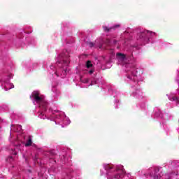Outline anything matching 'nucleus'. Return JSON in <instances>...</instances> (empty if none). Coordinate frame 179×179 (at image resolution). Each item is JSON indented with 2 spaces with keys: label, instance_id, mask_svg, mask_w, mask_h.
Listing matches in <instances>:
<instances>
[{
  "label": "nucleus",
  "instance_id": "nucleus-1",
  "mask_svg": "<svg viewBox=\"0 0 179 179\" xmlns=\"http://www.w3.org/2000/svg\"><path fill=\"white\" fill-rule=\"evenodd\" d=\"M30 97H32L34 101H36L37 104H39L40 108H43V111H47V102L44 101V99L41 96V94H40V92L34 91Z\"/></svg>",
  "mask_w": 179,
  "mask_h": 179
},
{
  "label": "nucleus",
  "instance_id": "nucleus-2",
  "mask_svg": "<svg viewBox=\"0 0 179 179\" xmlns=\"http://www.w3.org/2000/svg\"><path fill=\"white\" fill-rule=\"evenodd\" d=\"M152 34H155V32L145 30L137 34V40H140V41H142L143 43H149V38Z\"/></svg>",
  "mask_w": 179,
  "mask_h": 179
},
{
  "label": "nucleus",
  "instance_id": "nucleus-3",
  "mask_svg": "<svg viewBox=\"0 0 179 179\" xmlns=\"http://www.w3.org/2000/svg\"><path fill=\"white\" fill-rule=\"evenodd\" d=\"M116 171H120V173H117V174L115 175V176H114L115 179H120V178H124V174H125V169H117Z\"/></svg>",
  "mask_w": 179,
  "mask_h": 179
},
{
  "label": "nucleus",
  "instance_id": "nucleus-4",
  "mask_svg": "<svg viewBox=\"0 0 179 179\" xmlns=\"http://www.w3.org/2000/svg\"><path fill=\"white\" fill-rule=\"evenodd\" d=\"M118 27H120V24H116L113 27H111L110 28H108L106 26H103V29L104 30V31H106V33H108L110 31H113V30H115V29H118Z\"/></svg>",
  "mask_w": 179,
  "mask_h": 179
},
{
  "label": "nucleus",
  "instance_id": "nucleus-5",
  "mask_svg": "<svg viewBox=\"0 0 179 179\" xmlns=\"http://www.w3.org/2000/svg\"><path fill=\"white\" fill-rule=\"evenodd\" d=\"M32 143H33V141H31V137L29 136V137L28 138V140L27 141V143H26V144H25V146H26L27 148H28L29 146H31Z\"/></svg>",
  "mask_w": 179,
  "mask_h": 179
},
{
  "label": "nucleus",
  "instance_id": "nucleus-6",
  "mask_svg": "<svg viewBox=\"0 0 179 179\" xmlns=\"http://www.w3.org/2000/svg\"><path fill=\"white\" fill-rule=\"evenodd\" d=\"M86 66L87 69L92 68V66H93V64H92V62H90V60L87 61Z\"/></svg>",
  "mask_w": 179,
  "mask_h": 179
},
{
  "label": "nucleus",
  "instance_id": "nucleus-7",
  "mask_svg": "<svg viewBox=\"0 0 179 179\" xmlns=\"http://www.w3.org/2000/svg\"><path fill=\"white\" fill-rule=\"evenodd\" d=\"M171 101H176V103L178 104V98L177 96H173L170 99Z\"/></svg>",
  "mask_w": 179,
  "mask_h": 179
},
{
  "label": "nucleus",
  "instance_id": "nucleus-8",
  "mask_svg": "<svg viewBox=\"0 0 179 179\" xmlns=\"http://www.w3.org/2000/svg\"><path fill=\"white\" fill-rule=\"evenodd\" d=\"M117 57H121L122 59H125V55L118 52L117 53Z\"/></svg>",
  "mask_w": 179,
  "mask_h": 179
},
{
  "label": "nucleus",
  "instance_id": "nucleus-9",
  "mask_svg": "<svg viewBox=\"0 0 179 179\" xmlns=\"http://www.w3.org/2000/svg\"><path fill=\"white\" fill-rule=\"evenodd\" d=\"M87 45L92 48V47H94V43L93 42H87Z\"/></svg>",
  "mask_w": 179,
  "mask_h": 179
},
{
  "label": "nucleus",
  "instance_id": "nucleus-10",
  "mask_svg": "<svg viewBox=\"0 0 179 179\" xmlns=\"http://www.w3.org/2000/svg\"><path fill=\"white\" fill-rule=\"evenodd\" d=\"M154 171H155V174H157V173H159V171H160V168H159V167H155V168L154 169Z\"/></svg>",
  "mask_w": 179,
  "mask_h": 179
},
{
  "label": "nucleus",
  "instance_id": "nucleus-11",
  "mask_svg": "<svg viewBox=\"0 0 179 179\" xmlns=\"http://www.w3.org/2000/svg\"><path fill=\"white\" fill-rule=\"evenodd\" d=\"M39 117L41 118L42 120H44V113H40Z\"/></svg>",
  "mask_w": 179,
  "mask_h": 179
},
{
  "label": "nucleus",
  "instance_id": "nucleus-12",
  "mask_svg": "<svg viewBox=\"0 0 179 179\" xmlns=\"http://www.w3.org/2000/svg\"><path fill=\"white\" fill-rule=\"evenodd\" d=\"M50 155H51V156H55V150H50Z\"/></svg>",
  "mask_w": 179,
  "mask_h": 179
},
{
  "label": "nucleus",
  "instance_id": "nucleus-13",
  "mask_svg": "<svg viewBox=\"0 0 179 179\" xmlns=\"http://www.w3.org/2000/svg\"><path fill=\"white\" fill-rule=\"evenodd\" d=\"M106 169V170H111V169H113V166H110V165H107Z\"/></svg>",
  "mask_w": 179,
  "mask_h": 179
},
{
  "label": "nucleus",
  "instance_id": "nucleus-14",
  "mask_svg": "<svg viewBox=\"0 0 179 179\" xmlns=\"http://www.w3.org/2000/svg\"><path fill=\"white\" fill-rule=\"evenodd\" d=\"M162 177V176H157V175H156V174H155V176H154V179H159V178H160Z\"/></svg>",
  "mask_w": 179,
  "mask_h": 179
},
{
  "label": "nucleus",
  "instance_id": "nucleus-15",
  "mask_svg": "<svg viewBox=\"0 0 179 179\" xmlns=\"http://www.w3.org/2000/svg\"><path fill=\"white\" fill-rule=\"evenodd\" d=\"M94 72V70L92 69V70H90L89 73L90 75H92Z\"/></svg>",
  "mask_w": 179,
  "mask_h": 179
},
{
  "label": "nucleus",
  "instance_id": "nucleus-16",
  "mask_svg": "<svg viewBox=\"0 0 179 179\" xmlns=\"http://www.w3.org/2000/svg\"><path fill=\"white\" fill-rule=\"evenodd\" d=\"M131 75L133 76H136V73H131Z\"/></svg>",
  "mask_w": 179,
  "mask_h": 179
},
{
  "label": "nucleus",
  "instance_id": "nucleus-17",
  "mask_svg": "<svg viewBox=\"0 0 179 179\" xmlns=\"http://www.w3.org/2000/svg\"><path fill=\"white\" fill-rule=\"evenodd\" d=\"M55 75H57V76H58V73H57V72H55Z\"/></svg>",
  "mask_w": 179,
  "mask_h": 179
},
{
  "label": "nucleus",
  "instance_id": "nucleus-18",
  "mask_svg": "<svg viewBox=\"0 0 179 179\" xmlns=\"http://www.w3.org/2000/svg\"><path fill=\"white\" fill-rule=\"evenodd\" d=\"M129 79H131V77L129 76L128 77H127Z\"/></svg>",
  "mask_w": 179,
  "mask_h": 179
},
{
  "label": "nucleus",
  "instance_id": "nucleus-19",
  "mask_svg": "<svg viewBox=\"0 0 179 179\" xmlns=\"http://www.w3.org/2000/svg\"><path fill=\"white\" fill-rule=\"evenodd\" d=\"M114 43H115H115H117V41H114Z\"/></svg>",
  "mask_w": 179,
  "mask_h": 179
},
{
  "label": "nucleus",
  "instance_id": "nucleus-20",
  "mask_svg": "<svg viewBox=\"0 0 179 179\" xmlns=\"http://www.w3.org/2000/svg\"><path fill=\"white\" fill-rule=\"evenodd\" d=\"M10 159H13V157H10Z\"/></svg>",
  "mask_w": 179,
  "mask_h": 179
},
{
  "label": "nucleus",
  "instance_id": "nucleus-21",
  "mask_svg": "<svg viewBox=\"0 0 179 179\" xmlns=\"http://www.w3.org/2000/svg\"><path fill=\"white\" fill-rule=\"evenodd\" d=\"M110 41V40H108V42H109Z\"/></svg>",
  "mask_w": 179,
  "mask_h": 179
}]
</instances>
